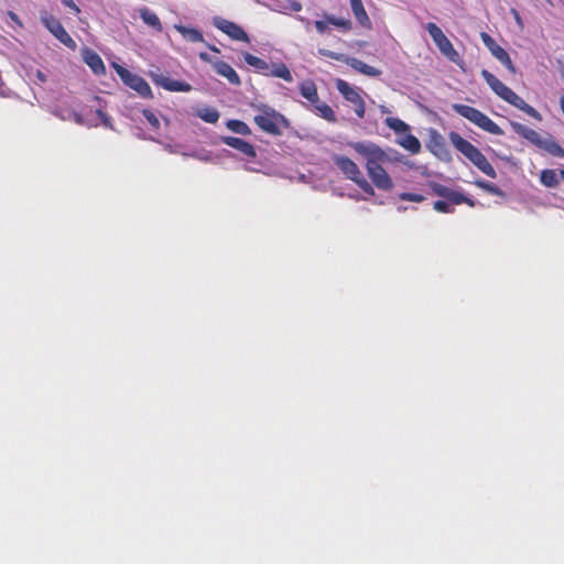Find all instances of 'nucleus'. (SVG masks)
<instances>
[{
    "instance_id": "de8ad7c7",
    "label": "nucleus",
    "mask_w": 564,
    "mask_h": 564,
    "mask_svg": "<svg viewBox=\"0 0 564 564\" xmlns=\"http://www.w3.org/2000/svg\"><path fill=\"white\" fill-rule=\"evenodd\" d=\"M560 176L564 180V170L560 171Z\"/></svg>"
},
{
    "instance_id": "393cba45",
    "label": "nucleus",
    "mask_w": 564,
    "mask_h": 564,
    "mask_svg": "<svg viewBox=\"0 0 564 564\" xmlns=\"http://www.w3.org/2000/svg\"><path fill=\"white\" fill-rule=\"evenodd\" d=\"M558 175L560 173L557 174L556 170L544 169L540 173V182L547 188H555L560 184Z\"/></svg>"
},
{
    "instance_id": "c03bdc74",
    "label": "nucleus",
    "mask_w": 564,
    "mask_h": 564,
    "mask_svg": "<svg viewBox=\"0 0 564 564\" xmlns=\"http://www.w3.org/2000/svg\"><path fill=\"white\" fill-rule=\"evenodd\" d=\"M208 48L215 53H219V48L215 45L208 44Z\"/></svg>"
},
{
    "instance_id": "a878e982",
    "label": "nucleus",
    "mask_w": 564,
    "mask_h": 564,
    "mask_svg": "<svg viewBox=\"0 0 564 564\" xmlns=\"http://www.w3.org/2000/svg\"><path fill=\"white\" fill-rule=\"evenodd\" d=\"M265 75L282 78L285 82L293 80L292 74L284 63L274 64L273 67L269 66L268 74Z\"/></svg>"
},
{
    "instance_id": "c756f323",
    "label": "nucleus",
    "mask_w": 564,
    "mask_h": 564,
    "mask_svg": "<svg viewBox=\"0 0 564 564\" xmlns=\"http://www.w3.org/2000/svg\"><path fill=\"white\" fill-rule=\"evenodd\" d=\"M384 123L395 133H406L410 131V126L399 118L388 117Z\"/></svg>"
},
{
    "instance_id": "f704fd0d",
    "label": "nucleus",
    "mask_w": 564,
    "mask_h": 564,
    "mask_svg": "<svg viewBox=\"0 0 564 564\" xmlns=\"http://www.w3.org/2000/svg\"><path fill=\"white\" fill-rule=\"evenodd\" d=\"M326 19L329 24L340 28L344 31L351 30V21L348 19L336 18L334 15H326Z\"/></svg>"
},
{
    "instance_id": "4468645a",
    "label": "nucleus",
    "mask_w": 564,
    "mask_h": 564,
    "mask_svg": "<svg viewBox=\"0 0 564 564\" xmlns=\"http://www.w3.org/2000/svg\"><path fill=\"white\" fill-rule=\"evenodd\" d=\"M150 77L156 86L167 91L188 93L192 90V86L188 83L173 79L161 73H151Z\"/></svg>"
},
{
    "instance_id": "79ce46f5",
    "label": "nucleus",
    "mask_w": 564,
    "mask_h": 564,
    "mask_svg": "<svg viewBox=\"0 0 564 564\" xmlns=\"http://www.w3.org/2000/svg\"><path fill=\"white\" fill-rule=\"evenodd\" d=\"M198 56H199V58H200L203 62H205V63H209V64H212V65H213V63L215 62V61H213V58L210 57V55H209V54H207L206 52H200Z\"/></svg>"
},
{
    "instance_id": "a19ab883",
    "label": "nucleus",
    "mask_w": 564,
    "mask_h": 564,
    "mask_svg": "<svg viewBox=\"0 0 564 564\" xmlns=\"http://www.w3.org/2000/svg\"><path fill=\"white\" fill-rule=\"evenodd\" d=\"M511 13H512V15L514 18L516 23L522 30L524 28V24H523V21H522V18H521L520 13L516 9H511Z\"/></svg>"
},
{
    "instance_id": "f03ea898",
    "label": "nucleus",
    "mask_w": 564,
    "mask_h": 564,
    "mask_svg": "<svg viewBox=\"0 0 564 564\" xmlns=\"http://www.w3.org/2000/svg\"><path fill=\"white\" fill-rule=\"evenodd\" d=\"M251 107L258 111L253 121L257 127L273 137L283 134V130L290 128V121L284 115L264 104H252Z\"/></svg>"
},
{
    "instance_id": "6e6552de",
    "label": "nucleus",
    "mask_w": 564,
    "mask_h": 564,
    "mask_svg": "<svg viewBox=\"0 0 564 564\" xmlns=\"http://www.w3.org/2000/svg\"><path fill=\"white\" fill-rule=\"evenodd\" d=\"M113 67L117 75L120 77V79L126 86L133 89L142 98H153L152 89L144 78L131 73L129 69L121 65L113 64Z\"/></svg>"
},
{
    "instance_id": "f3484780",
    "label": "nucleus",
    "mask_w": 564,
    "mask_h": 564,
    "mask_svg": "<svg viewBox=\"0 0 564 564\" xmlns=\"http://www.w3.org/2000/svg\"><path fill=\"white\" fill-rule=\"evenodd\" d=\"M215 72L225 77L232 85H240L241 80L237 72L224 61H215L213 63Z\"/></svg>"
},
{
    "instance_id": "c85d7f7f",
    "label": "nucleus",
    "mask_w": 564,
    "mask_h": 564,
    "mask_svg": "<svg viewBox=\"0 0 564 564\" xmlns=\"http://www.w3.org/2000/svg\"><path fill=\"white\" fill-rule=\"evenodd\" d=\"M226 127L230 131L241 134V135H249L251 133V129L249 128V126L246 122L238 120V119L228 120L226 122Z\"/></svg>"
},
{
    "instance_id": "72a5a7b5",
    "label": "nucleus",
    "mask_w": 564,
    "mask_h": 564,
    "mask_svg": "<svg viewBox=\"0 0 564 564\" xmlns=\"http://www.w3.org/2000/svg\"><path fill=\"white\" fill-rule=\"evenodd\" d=\"M541 148L554 156L564 158V149L556 141H544Z\"/></svg>"
},
{
    "instance_id": "412c9836",
    "label": "nucleus",
    "mask_w": 564,
    "mask_h": 564,
    "mask_svg": "<svg viewBox=\"0 0 564 564\" xmlns=\"http://www.w3.org/2000/svg\"><path fill=\"white\" fill-rule=\"evenodd\" d=\"M174 29L187 42H192V43L205 42L203 33L196 28L185 26L182 24H175Z\"/></svg>"
},
{
    "instance_id": "473e14b6",
    "label": "nucleus",
    "mask_w": 564,
    "mask_h": 564,
    "mask_svg": "<svg viewBox=\"0 0 564 564\" xmlns=\"http://www.w3.org/2000/svg\"><path fill=\"white\" fill-rule=\"evenodd\" d=\"M474 184L478 188H481L482 191H485L488 194L500 196V197L505 196L503 191L494 183H490V182H487L484 180H477V181H475Z\"/></svg>"
},
{
    "instance_id": "20e7f679",
    "label": "nucleus",
    "mask_w": 564,
    "mask_h": 564,
    "mask_svg": "<svg viewBox=\"0 0 564 564\" xmlns=\"http://www.w3.org/2000/svg\"><path fill=\"white\" fill-rule=\"evenodd\" d=\"M448 138L453 147L468 159L480 172L491 178L497 177L496 170L477 147L455 131H451Z\"/></svg>"
},
{
    "instance_id": "7c9ffc66",
    "label": "nucleus",
    "mask_w": 564,
    "mask_h": 564,
    "mask_svg": "<svg viewBox=\"0 0 564 564\" xmlns=\"http://www.w3.org/2000/svg\"><path fill=\"white\" fill-rule=\"evenodd\" d=\"M197 117L207 123H216L219 119V112L212 107H205L196 112Z\"/></svg>"
},
{
    "instance_id": "2eb2a0df",
    "label": "nucleus",
    "mask_w": 564,
    "mask_h": 564,
    "mask_svg": "<svg viewBox=\"0 0 564 564\" xmlns=\"http://www.w3.org/2000/svg\"><path fill=\"white\" fill-rule=\"evenodd\" d=\"M214 25L218 30L227 34L231 40L249 42L248 34L243 31V29L240 25L232 21L223 18H215Z\"/></svg>"
},
{
    "instance_id": "aec40b11",
    "label": "nucleus",
    "mask_w": 564,
    "mask_h": 564,
    "mask_svg": "<svg viewBox=\"0 0 564 564\" xmlns=\"http://www.w3.org/2000/svg\"><path fill=\"white\" fill-rule=\"evenodd\" d=\"M512 128L520 137L527 139L532 144L539 148L543 145L544 141L542 140L540 133L536 132L535 130L521 123H512Z\"/></svg>"
},
{
    "instance_id": "7ed1b4c3",
    "label": "nucleus",
    "mask_w": 564,
    "mask_h": 564,
    "mask_svg": "<svg viewBox=\"0 0 564 564\" xmlns=\"http://www.w3.org/2000/svg\"><path fill=\"white\" fill-rule=\"evenodd\" d=\"M481 77L488 84V86L498 95L501 99L512 105L513 107L522 110L533 119L541 121V113L533 108L531 105L525 102L519 95H517L511 88L506 86L500 79L487 69L481 70Z\"/></svg>"
},
{
    "instance_id": "dca6fc26",
    "label": "nucleus",
    "mask_w": 564,
    "mask_h": 564,
    "mask_svg": "<svg viewBox=\"0 0 564 564\" xmlns=\"http://www.w3.org/2000/svg\"><path fill=\"white\" fill-rule=\"evenodd\" d=\"M221 142L224 144L239 151L245 156H247L251 160H253L257 156L254 147L250 142L245 141L240 138L230 137V135L221 137Z\"/></svg>"
},
{
    "instance_id": "4be33fe9",
    "label": "nucleus",
    "mask_w": 564,
    "mask_h": 564,
    "mask_svg": "<svg viewBox=\"0 0 564 564\" xmlns=\"http://www.w3.org/2000/svg\"><path fill=\"white\" fill-rule=\"evenodd\" d=\"M300 93L303 98L315 105L319 101L317 87L313 80H305L300 84Z\"/></svg>"
},
{
    "instance_id": "9b49d317",
    "label": "nucleus",
    "mask_w": 564,
    "mask_h": 564,
    "mask_svg": "<svg viewBox=\"0 0 564 564\" xmlns=\"http://www.w3.org/2000/svg\"><path fill=\"white\" fill-rule=\"evenodd\" d=\"M41 21L44 26L66 47L75 51L77 48L76 42L67 33L63 24L54 15L44 12L41 14Z\"/></svg>"
},
{
    "instance_id": "cd10ccee",
    "label": "nucleus",
    "mask_w": 564,
    "mask_h": 564,
    "mask_svg": "<svg viewBox=\"0 0 564 564\" xmlns=\"http://www.w3.org/2000/svg\"><path fill=\"white\" fill-rule=\"evenodd\" d=\"M243 59L248 65L254 67L257 70H259L263 75L268 74L269 64L264 59H262L256 55H252L250 53H245Z\"/></svg>"
},
{
    "instance_id": "c9c22d12",
    "label": "nucleus",
    "mask_w": 564,
    "mask_h": 564,
    "mask_svg": "<svg viewBox=\"0 0 564 564\" xmlns=\"http://www.w3.org/2000/svg\"><path fill=\"white\" fill-rule=\"evenodd\" d=\"M399 198L404 202H414V203H421L425 199V197L421 194L408 193V192L401 193L399 195Z\"/></svg>"
},
{
    "instance_id": "f8f14e48",
    "label": "nucleus",
    "mask_w": 564,
    "mask_h": 564,
    "mask_svg": "<svg viewBox=\"0 0 564 564\" xmlns=\"http://www.w3.org/2000/svg\"><path fill=\"white\" fill-rule=\"evenodd\" d=\"M484 45L511 74H516V67L508 52L497 44V42L486 32L480 33Z\"/></svg>"
},
{
    "instance_id": "49530a36",
    "label": "nucleus",
    "mask_w": 564,
    "mask_h": 564,
    "mask_svg": "<svg viewBox=\"0 0 564 564\" xmlns=\"http://www.w3.org/2000/svg\"><path fill=\"white\" fill-rule=\"evenodd\" d=\"M97 115H98L99 117H104V116H105V115H104V112H102L101 110H97Z\"/></svg>"
},
{
    "instance_id": "a211bd4d",
    "label": "nucleus",
    "mask_w": 564,
    "mask_h": 564,
    "mask_svg": "<svg viewBox=\"0 0 564 564\" xmlns=\"http://www.w3.org/2000/svg\"><path fill=\"white\" fill-rule=\"evenodd\" d=\"M431 150L442 161L449 162L452 160L445 140L437 133L431 138Z\"/></svg>"
},
{
    "instance_id": "5701e85b",
    "label": "nucleus",
    "mask_w": 564,
    "mask_h": 564,
    "mask_svg": "<svg viewBox=\"0 0 564 564\" xmlns=\"http://www.w3.org/2000/svg\"><path fill=\"white\" fill-rule=\"evenodd\" d=\"M351 11L360 25L370 28L371 21L364 8L361 0H350Z\"/></svg>"
},
{
    "instance_id": "ea45409f",
    "label": "nucleus",
    "mask_w": 564,
    "mask_h": 564,
    "mask_svg": "<svg viewBox=\"0 0 564 564\" xmlns=\"http://www.w3.org/2000/svg\"><path fill=\"white\" fill-rule=\"evenodd\" d=\"M63 4L74 11L75 14L80 12V9L73 0H63Z\"/></svg>"
},
{
    "instance_id": "a18cd8bd",
    "label": "nucleus",
    "mask_w": 564,
    "mask_h": 564,
    "mask_svg": "<svg viewBox=\"0 0 564 564\" xmlns=\"http://www.w3.org/2000/svg\"><path fill=\"white\" fill-rule=\"evenodd\" d=\"M560 105H561V109H562L563 115H564V94L560 98Z\"/></svg>"
},
{
    "instance_id": "6ab92c4d",
    "label": "nucleus",
    "mask_w": 564,
    "mask_h": 564,
    "mask_svg": "<svg viewBox=\"0 0 564 564\" xmlns=\"http://www.w3.org/2000/svg\"><path fill=\"white\" fill-rule=\"evenodd\" d=\"M84 62L90 67L96 75H102L106 73L105 64L101 57L93 50L84 51Z\"/></svg>"
},
{
    "instance_id": "423d86ee",
    "label": "nucleus",
    "mask_w": 564,
    "mask_h": 564,
    "mask_svg": "<svg viewBox=\"0 0 564 564\" xmlns=\"http://www.w3.org/2000/svg\"><path fill=\"white\" fill-rule=\"evenodd\" d=\"M453 109L478 128L495 135H501L502 129L480 110L463 104L453 105Z\"/></svg>"
},
{
    "instance_id": "9d476101",
    "label": "nucleus",
    "mask_w": 564,
    "mask_h": 564,
    "mask_svg": "<svg viewBox=\"0 0 564 564\" xmlns=\"http://www.w3.org/2000/svg\"><path fill=\"white\" fill-rule=\"evenodd\" d=\"M319 53L326 57L334 59V61L346 63L351 68H354L355 70L359 72L362 75H366L369 77H379L382 74V72L380 69H378L373 66H370L356 57H349L343 53H336V52L327 51V50H319Z\"/></svg>"
},
{
    "instance_id": "bb28decb",
    "label": "nucleus",
    "mask_w": 564,
    "mask_h": 564,
    "mask_svg": "<svg viewBox=\"0 0 564 564\" xmlns=\"http://www.w3.org/2000/svg\"><path fill=\"white\" fill-rule=\"evenodd\" d=\"M399 144L408 150L409 152H411L412 154H417L421 152V149H422V145H421V142L420 140L413 135V134H410L408 133L404 138H402L400 141H399Z\"/></svg>"
},
{
    "instance_id": "e433bc0d",
    "label": "nucleus",
    "mask_w": 564,
    "mask_h": 564,
    "mask_svg": "<svg viewBox=\"0 0 564 564\" xmlns=\"http://www.w3.org/2000/svg\"><path fill=\"white\" fill-rule=\"evenodd\" d=\"M142 115L153 129L160 128V121L158 117L150 109H143Z\"/></svg>"
},
{
    "instance_id": "f257e3e1",
    "label": "nucleus",
    "mask_w": 564,
    "mask_h": 564,
    "mask_svg": "<svg viewBox=\"0 0 564 564\" xmlns=\"http://www.w3.org/2000/svg\"><path fill=\"white\" fill-rule=\"evenodd\" d=\"M350 147L366 160V170L372 187L390 192L394 184L384 169V165L388 163L403 162V155L394 150L386 151L370 141L355 142L351 143Z\"/></svg>"
},
{
    "instance_id": "37998d69",
    "label": "nucleus",
    "mask_w": 564,
    "mask_h": 564,
    "mask_svg": "<svg viewBox=\"0 0 564 564\" xmlns=\"http://www.w3.org/2000/svg\"><path fill=\"white\" fill-rule=\"evenodd\" d=\"M290 9L295 12H300L302 10V3L300 1H291Z\"/></svg>"
},
{
    "instance_id": "1a4fd4ad",
    "label": "nucleus",
    "mask_w": 564,
    "mask_h": 564,
    "mask_svg": "<svg viewBox=\"0 0 564 564\" xmlns=\"http://www.w3.org/2000/svg\"><path fill=\"white\" fill-rule=\"evenodd\" d=\"M336 88L341 94L344 99L354 106V111L359 119H362L366 113V104L360 95L361 89L350 86L344 79H336Z\"/></svg>"
},
{
    "instance_id": "ddd939ff",
    "label": "nucleus",
    "mask_w": 564,
    "mask_h": 564,
    "mask_svg": "<svg viewBox=\"0 0 564 564\" xmlns=\"http://www.w3.org/2000/svg\"><path fill=\"white\" fill-rule=\"evenodd\" d=\"M433 193L437 196L446 198L454 205L467 204L470 207H475L476 203L474 199L465 196L463 193L454 191L443 184L433 182L430 184Z\"/></svg>"
},
{
    "instance_id": "b1692460",
    "label": "nucleus",
    "mask_w": 564,
    "mask_h": 564,
    "mask_svg": "<svg viewBox=\"0 0 564 564\" xmlns=\"http://www.w3.org/2000/svg\"><path fill=\"white\" fill-rule=\"evenodd\" d=\"M139 14L147 25L151 26L156 32H162L163 26L156 13L152 12L149 8H142L139 10Z\"/></svg>"
},
{
    "instance_id": "39448f33",
    "label": "nucleus",
    "mask_w": 564,
    "mask_h": 564,
    "mask_svg": "<svg viewBox=\"0 0 564 564\" xmlns=\"http://www.w3.org/2000/svg\"><path fill=\"white\" fill-rule=\"evenodd\" d=\"M333 162L345 175L346 178L354 182L364 193L369 196H375V188L366 180L358 165L349 158L335 154L333 155Z\"/></svg>"
},
{
    "instance_id": "58836bf2",
    "label": "nucleus",
    "mask_w": 564,
    "mask_h": 564,
    "mask_svg": "<svg viewBox=\"0 0 564 564\" xmlns=\"http://www.w3.org/2000/svg\"><path fill=\"white\" fill-rule=\"evenodd\" d=\"M315 28L317 30L318 33L323 34L324 32H326L328 30V22L327 20L326 21H315Z\"/></svg>"
},
{
    "instance_id": "4c0bfd02",
    "label": "nucleus",
    "mask_w": 564,
    "mask_h": 564,
    "mask_svg": "<svg viewBox=\"0 0 564 564\" xmlns=\"http://www.w3.org/2000/svg\"><path fill=\"white\" fill-rule=\"evenodd\" d=\"M433 208L438 213L452 214L454 213V208L447 202L436 200L433 205Z\"/></svg>"
},
{
    "instance_id": "0eeeda50",
    "label": "nucleus",
    "mask_w": 564,
    "mask_h": 564,
    "mask_svg": "<svg viewBox=\"0 0 564 564\" xmlns=\"http://www.w3.org/2000/svg\"><path fill=\"white\" fill-rule=\"evenodd\" d=\"M425 30L431 35L433 42L440 50V52L448 58L451 62L455 63L458 66L464 64L463 58L458 54V52L454 48L452 42L447 39V36L443 33L441 28L433 22H429L425 25Z\"/></svg>"
},
{
    "instance_id": "2f4dec72",
    "label": "nucleus",
    "mask_w": 564,
    "mask_h": 564,
    "mask_svg": "<svg viewBox=\"0 0 564 564\" xmlns=\"http://www.w3.org/2000/svg\"><path fill=\"white\" fill-rule=\"evenodd\" d=\"M314 108L318 116L327 120L328 122H335L337 120L334 110L327 104H321L318 101L317 104L314 105Z\"/></svg>"
}]
</instances>
